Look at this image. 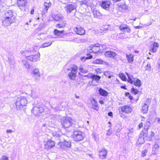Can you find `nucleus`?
Instances as JSON below:
<instances>
[{"instance_id":"obj_1","label":"nucleus","mask_w":160,"mask_h":160,"mask_svg":"<svg viewBox=\"0 0 160 160\" xmlns=\"http://www.w3.org/2000/svg\"><path fill=\"white\" fill-rule=\"evenodd\" d=\"M149 122H146L144 129L142 130L141 133L139 136L138 141L137 142V144H142L143 143L145 140H147L146 137L147 136L148 131L149 127L150 125Z\"/></svg>"},{"instance_id":"obj_2","label":"nucleus","mask_w":160,"mask_h":160,"mask_svg":"<svg viewBox=\"0 0 160 160\" xmlns=\"http://www.w3.org/2000/svg\"><path fill=\"white\" fill-rule=\"evenodd\" d=\"M102 48V45L97 43L90 45L88 48L87 50L89 52H93L98 54L103 51Z\"/></svg>"},{"instance_id":"obj_3","label":"nucleus","mask_w":160,"mask_h":160,"mask_svg":"<svg viewBox=\"0 0 160 160\" xmlns=\"http://www.w3.org/2000/svg\"><path fill=\"white\" fill-rule=\"evenodd\" d=\"M27 103V100L24 96H21L18 97L16 103L17 110H21L23 106L26 105Z\"/></svg>"},{"instance_id":"obj_4","label":"nucleus","mask_w":160,"mask_h":160,"mask_svg":"<svg viewBox=\"0 0 160 160\" xmlns=\"http://www.w3.org/2000/svg\"><path fill=\"white\" fill-rule=\"evenodd\" d=\"M68 72L70 71L68 74V76L70 79H73L76 77L78 71V67L75 64L70 65L67 68Z\"/></svg>"},{"instance_id":"obj_5","label":"nucleus","mask_w":160,"mask_h":160,"mask_svg":"<svg viewBox=\"0 0 160 160\" xmlns=\"http://www.w3.org/2000/svg\"><path fill=\"white\" fill-rule=\"evenodd\" d=\"M62 126L64 128H68L73 124V120L69 117H64L61 120Z\"/></svg>"},{"instance_id":"obj_6","label":"nucleus","mask_w":160,"mask_h":160,"mask_svg":"<svg viewBox=\"0 0 160 160\" xmlns=\"http://www.w3.org/2000/svg\"><path fill=\"white\" fill-rule=\"evenodd\" d=\"M90 78L92 79L91 81H89V84L90 85L92 86H96L101 77L97 75L91 74Z\"/></svg>"},{"instance_id":"obj_7","label":"nucleus","mask_w":160,"mask_h":160,"mask_svg":"<svg viewBox=\"0 0 160 160\" xmlns=\"http://www.w3.org/2000/svg\"><path fill=\"white\" fill-rule=\"evenodd\" d=\"M72 137L74 140L76 142L80 141L83 139L82 133L79 131H74L72 135Z\"/></svg>"},{"instance_id":"obj_8","label":"nucleus","mask_w":160,"mask_h":160,"mask_svg":"<svg viewBox=\"0 0 160 160\" xmlns=\"http://www.w3.org/2000/svg\"><path fill=\"white\" fill-rule=\"evenodd\" d=\"M35 51V48H29L24 50H21L20 51V53L22 56H25L27 58V56L30 55V54H33Z\"/></svg>"},{"instance_id":"obj_9","label":"nucleus","mask_w":160,"mask_h":160,"mask_svg":"<svg viewBox=\"0 0 160 160\" xmlns=\"http://www.w3.org/2000/svg\"><path fill=\"white\" fill-rule=\"evenodd\" d=\"M44 110V108L42 107L35 106L33 107L31 111L35 116H38L40 115V113L43 112Z\"/></svg>"},{"instance_id":"obj_10","label":"nucleus","mask_w":160,"mask_h":160,"mask_svg":"<svg viewBox=\"0 0 160 160\" xmlns=\"http://www.w3.org/2000/svg\"><path fill=\"white\" fill-rule=\"evenodd\" d=\"M58 145L60 148L62 149H66L69 148L71 146V143L70 141H67L64 140L62 142H60L58 143Z\"/></svg>"},{"instance_id":"obj_11","label":"nucleus","mask_w":160,"mask_h":160,"mask_svg":"<svg viewBox=\"0 0 160 160\" xmlns=\"http://www.w3.org/2000/svg\"><path fill=\"white\" fill-rule=\"evenodd\" d=\"M26 58L30 61L35 62L39 60L40 59V54L38 52L37 54L31 55L27 56Z\"/></svg>"},{"instance_id":"obj_12","label":"nucleus","mask_w":160,"mask_h":160,"mask_svg":"<svg viewBox=\"0 0 160 160\" xmlns=\"http://www.w3.org/2000/svg\"><path fill=\"white\" fill-rule=\"evenodd\" d=\"M2 25L4 27H7L9 26L11 23H13L15 21L10 20V18H5L3 17L2 19Z\"/></svg>"},{"instance_id":"obj_13","label":"nucleus","mask_w":160,"mask_h":160,"mask_svg":"<svg viewBox=\"0 0 160 160\" xmlns=\"http://www.w3.org/2000/svg\"><path fill=\"white\" fill-rule=\"evenodd\" d=\"M5 18H9L10 20L15 21V16L12 10H8L6 11L4 14Z\"/></svg>"},{"instance_id":"obj_14","label":"nucleus","mask_w":160,"mask_h":160,"mask_svg":"<svg viewBox=\"0 0 160 160\" xmlns=\"http://www.w3.org/2000/svg\"><path fill=\"white\" fill-rule=\"evenodd\" d=\"M31 75L35 79L38 80L39 79L40 74L39 70L38 68H34L32 71Z\"/></svg>"},{"instance_id":"obj_15","label":"nucleus","mask_w":160,"mask_h":160,"mask_svg":"<svg viewBox=\"0 0 160 160\" xmlns=\"http://www.w3.org/2000/svg\"><path fill=\"white\" fill-rule=\"evenodd\" d=\"M17 4L19 8L22 11L25 10V7L27 3L26 0H17Z\"/></svg>"},{"instance_id":"obj_16","label":"nucleus","mask_w":160,"mask_h":160,"mask_svg":"<svg viewBox=\"0 0 160 160\" xmlns=\"http://www.w3.org/2000/svg\"><path fill=\"white\" fill-rule=\"evenodd\" d=\"M74 4H67L64 7V9L67 13H70L75 8Z\"/></svg>"},{"instance_id":"obj_17","label":"nucleus","mask_w":160,"mask_h":160,"mask_svg":"<svg viewBox=\"0 0 160 160\" xmlns=\"http://www.w3.org/2000/svg\"><path fill=\"white\" fill-rule=\"evenodd\" d=\"M73 31L77 34L80 35H83L85 33V30L82 27H77L73 28Z\"/></svg>"},{"instance_id":"obj_18","label":"nucleus","mask_w":160,"mask_h":160,"mask_svg":"<svg viewBox=\"0 0 160 160\" xmlns=\"http://www.w3.org/2000/svg\"><path fill=\"white\" fill-rule=\"evenodd\" d=\"M110 2L108 1L105 0L102 1L100 3V5L103 9L106 10H108L109 9Z\"/></svg>"},{"instance_id":"obj_19","label":"nucleus","mask_w":160,"mask_h":160,"mask_svg":"<svg viewBox=\"0 0 160 160\" xmlns=\"http://www.w3.org/2000/svg\"><path fill=\"white\" fill-rule=\"evenodd\" d=\"M132 107L128 105H125L121 108V111L122 112H124L126 113H130L132 111Z\"/></svg>"},{"instance_id":"obj_20","label":"nucleus","mask_w":160,"mask_h":160,"mask_svg":"<svg viewBox=\"0 0 160 160\" xmlns=\"http://www.w3.org/2000/svg\"><path fill=\"white\" fill-rule=\"evenodd\" d=\"M54 142L51 140H48L46 143L44 144L45 148L47 149L52 148L55 146Z\"/></svg>"},{"instance_id":"obj_21","label":"nucleus","mask_w":160,"mask_h":160,"mask_svg":"<svg viewBox=\"0 0 160 160\" xmlns=\"http://www.w3.org/2000/svg\"><path fill=\"white\" fill-rule=\"evenodd\" d=\"M99 155L100 158L101 159H104L107 156V152L104 148H102L101 150H99Z\"/></svg>"},{"instance_id":"obj_22","label":"nucleus","mask_w":160,"mask_h":160,"mask_svg":"<svg viewBox=\"0 0 160 160\" xmlns=\"http://www.w3.org/2000/svg\"><path fill=\"white\" fill-rule=\"evenodd\" d=\"M117 55V54L112 51H107L105 52L104 55L106 57L111 58H114Z\"/></svg>"},{"instance_id":"obj_23","label":"nucleus","mask_w":160,"mask_h":160,"mask_svg":"<svg viewBox=\"0 0 160 160\" xmlns=\"http://www.w3.org/2000/svg\"><path fill=\"white\" fill-rule=\"evenodd\" d=\"M119 28L122 32H126L128 33L130 32V29L129 26L126 24L121 25L120 26Z\"/></svg>"},{"instance_id":"obj_24","label":"nucleus","mask_w":160,"mask_h":160,"mask_svg":"<svg viewBox=\"0 0 160 160\" xmlns=\"http://www.w3.org/2000/svg\"><path fill=\"white\" fill-rule=\"evenodd\" d=\"M91 103L92 104V108L98 111V104L97 102L94 98H92L91 100Z\"/></svg>"},{"instance_id":"obj_25","label":"nucleus","mask_w":160,"mask_h":160,"mask_svg":"<svg viewBox=\"0 0 160 160\" xmlns=\"http://www.w3.org/2000/svg\"><path fill=\"white\" fill-rule=\"evenodd\" d=\"M98 91L99 93L102 96L106 97L108 94V93L107 91L102 88H100L98 90Z\"/></svg>"},{"instance_id":"obj_26","label":"nucleus","mask_w":160,"mask_h":160,"mask_svg":"<svg viewBox=\"0 0 160 160\" xmlns=\"http://www.w3.org/2000/svg\"><path fill=\"white\" fill-rule=\"evenodd\" d=\"M92 12L93 13L94 17L95 18H99L100 17L102 16V14L99 11L97 10L96 9H94L93 10Z\"/></svg>"},{"instance_id":"obj_27","label":"nucleus","mask_w":160,"mask_h":160,"mask_svg":"<svg viewBox=\"0 0 160 160\" xmlns=\"http://www.w3.org/2000/svg\"><path fill=\"white\" fill-rule=\"evenodd\" d=\"M126 57L128 62L130 63H132L133 62L134 59L133 55L131 54H127Z\"/></svg>"},{"instance_id":"obj_28","label":"nucleus","mask_w":160,"mask_h":160,"mask_svg":"<svg viewBox=\"0 0 160 160\" xmlns=\"http://www.w3.org/2000/svg\"><path fill=\"white\" fill-rule=\"evenodd\" d=\"M52 17L54 20L56 21H59L62 20L63 18L62 15L61 14L53 15Z\"/></svg>"},{"instance_id":"obj_29","label":"nucleus","mask_w":160,"mask_h":160,"mask_svg":"<svg viewBox=\"0 0 160 160\" xmlns=\"http://www.w3.org/2000/svg\"><path fill=\"white\" fill-rule=\"evenodd\" d=\"M113 73L110 71H106L104 72V75L109 78H111L113 77Z\"/></svg>"},{"instance_id":"obj_30","label":"nucleus","mask_w":160,"mask_h":160,"mask_svg":"<svg viewBox=\"0 0 160 160\" xmlns=\"http://www.w3.org/2000/svg\"><path fill=\"white\" fill-rule=\"evenodd\" d=\"M119 9L121 12H122L128 9V7L126 4L124 3L123 4L119 5Z\"/></svg>"},{"instance_id":"obj_31","label":"nucleus","mask_w":160,"mask_h":160,"mask_svg":"<svg viewBox=\"0 0 160 160\" xmlns=\"http://www.w3.org/2000/svg\"><path fill=\"white\" fill-rule=\"evenodd\" d=\"M82 4L86 5L88 7H92L93 6V3L91 1L88 0H84L82 2Z\"/></svg>"},{"instance_id":"obj_32","label":"nucleus","mask_w":160,"mask_h":160,"mask_svg":"<svg viewBox=\"0 0 160 160\" xmlns=\"http://www.w3.org/2000/svg\"><path fill=\"white\" fill-rule=\"evenodd\" d=\"M148 107L147 104L145 103L142 108V112L144 113H146L148 111Z\"/></svg>"},{"instance_id":"obj_33","label":"nucleus","mask_w":160,"mask_h":160,"mask_svg":"<svg viewBox=\"0 0 160 160\" xmlns=\"http://www.w3.org/2000/svg\"><path fill=\"white\" fill-rule=\"evenodd\" d=\"M64 32V30L59 31L57 29H55L54 30L53 32L55 35L57 36H60L61 35L63 34Z\"/></svg>"},{"instance_id":"obj_34","label":"nucleus","mask_w":160,"mask_h":160,"mask_svg":"<svg viewBox=\"0 0 160 160\" xmlns=\"http://www.w3.org/2000/svg\"><path fill=\"white\" fill-rule=\"evenodd\" d=\"M66 25V22L63 21L62 22H60L58 24H57L56 26L57 28H62L64 27Z\"/></svg>"},{"instance_id":"obj_35","label":"nucleus","mask_w":160,"mask_h":160,"mask_svg":"<svg viewBox=\"0 0 160 160\" xmlns=\"http://www.w3.org/2000/svg\"><path fill=\"white\" fill-rule=\"evenodd\" d=\"M134 85L136 86L140 87L142 85V83L140 80L138 79H137L136 81H133Z\"/></svg>"},{"instance_id":"obj_36","label":"nucleus","mask_w":160,"mask_h":160,"mask_svg":"<svg viewBox=\"0 0 160 160\" xmlns=\"http://www.w3.org/2000/svg\"><path fill=\"white\" fill-rule=\"evenodd\" d=\"M155 135V133L152 132L151 131L150 132V134L149 135H147V136L146 137V138L147 139V141H151L152 140V138L154 136V135Z\"/></svg>"},{"instance_id":"obj_37","label":"nucleus","mask_w":160,"mask_h":160,"mask_svg":"<svg viewBox=\"0 0 160 160\" xmlns=\"http://www.w3.org/2000/svg\"><path fill=\"white\" fill-rule=\"evenodd\" d=\"M30 96L33 98H35L38 97V94L36 91L33 90H31Z\"/></svg>"},{"instance_id":"obj_38","label":"nucleus","mask_w":160,"mask_h":160,"mask_svg":"<svg viewBox=\"0 0 160 160\" xmlns=\"http://www.w3.org/2000/svg\"><path fill=\"white\" fill-rule=\"evenodd\" d=\"M159 148V146L157 144H155L153 146L152 148V153L153 154H156Z\"/></svg>"},{"instance_id":"obj_39","label":"nucleus","mask_w":160,"mask_h":160,"mask_svg":"<svg viewBox=\"0 0 160 160\" xmlns=\"http://www.w3.org/2000/svg\"><path fill=\"white\" fill-rule=\"evenodd\" d=\"M93 63L97 64H103V62H105L102 60L101 58L97 59L94 60L93 61Z\"/></svg>"},{"instance_id":"obj_40","label":"nucleus","mask_w":160,"mask_h":160,"mask_svg":"<svg viewBox=\"0 0 160 160\" xmlns=\"http://www.w3.org/2000/svg\"><path fill=\"white\" fill-rule=\"evenodd\" d=\"M52 43V42H45L40 47L41 48H46L49 46H50Z\"/></svg>"},{"instance_id":"obj_41","label":"nucleus","mask_w":160,"mask_h":160,"mask_svg":"<svg viewBox=\"0 0 160 160\" xmlns=\"http://www.w3.org/2000/svg\"><path fill=\"white\" fill-rule=\"evenodd\" d=\"M133 132V128L128 130V132H127V136L128 138H131L132 137Z\"/></svg>"},{"instance_id":"obj_42","label":"nucleus","mask_w":160,"mask_h":160,"mask_svg":"<svg viewBox=\"0 0 160 160\" xmlns=\"http://www.w3.org/2000/svg\"><path fill=\"white\" fill-rule=\"evenodd\" d=\"M79 70L80 72L82 73H86L88 72V71L86 69H84L82 67H79Z\"/></svg>"},{"instance_id":"obj_43","label":"nucleus","mask_w":160,"mask_h":160,"mask_svg":"<svg viewBox=\"0 0 160 160\" xmlns=\"http://www.w3.org/2000/svg\"><path fill=\"white\" fill-rule=\"evenodd\" d=\"M119 77L123 81H127V78L123 73H121L119 74Z\"/></svg>"},{"instance_id":"obj_44","label":"nucleus","mask_w":160,"mask_h":160,"mask_svg":"<svg viewBox=\"0 0 160 160\" xmlns=\"http://www.w3.org/2000/svg\"><path fill=\"white\" fill-rule=\"evenodd\" d=\"M51 5V4L50 2H49L48 3L45 2L44 5V8L48 10V8H50Z\"/></svg>"},{"instance_id":"obj_45","label":"nucleus","mask_w":160,"mask_h":160,"mask_svg":"<svg viewBox=\"0 0 160 160\" xmlns=\"http://www.w3.org/2000/svg\"><path fill=\"white\" fill-rule=\"evenodd\" d=\"M52 136L55 138H57V139H58L60 138V135L57 132H53L52 133Z\"/></svg>"},{"instance_id":"obj_46","label":"nucleus","mask_w":160,"mask_h":160,"mask_svg":"<svg viewBox=\"0 0 160 160\" xmlns=\"http://www.w3.org/2000/svg\"><path fill=\"white\" fill-rule=\"evenodd\" d=\"M131 92L132 93L136 95L138 93L139 91L136 88L132 87L131 89Z\"/></svg>"},{"instance_id":"obj_47","label":"nucleus","mask_w":160,"mask_h":160,"mask_svg":"<svg viewBox=\"0 0 160 160\" xmlns=\"http://www.w3.org/2000/svg\"><path fill=\"white\" fill-rule=\"evenodd\" d=\"M3 3H0V12H2L5 9V7Z\"/></svg>"},{"instance_id":"obj_48","label":"nucleus","mask_w":160,"mask_h":160,"mask_svg":"<svg viewBox=\"0 0 160 160\" xmlns=\"http://www.w3.org/2000/svg\"><path fill=\"white\" fill-rule=\"evenodd\" d=\"M145 70L150 71L151 70V65L150 63H148L147 65L145 67Z\"/></svg>"},{"instance_id":"obj_49","label":"nucleus","mask_w":160,"mask_h":160,"mask_svg":"<svg viewBox=\"0 0 160 160\" xmlns=\"http://www.w3.org/2000/svg\"><path fill=\"white\" fill-rule=\"evenodd\" d=\"M9 63L10 64H13L14 63V59L13 57H9L8 58Z\"/></svg>"},{"instance_id":"obj_50","label":"nucleus","mask_w":160,"mask_h":160,"mask_svg":"<svg viewBox=\"0 0 160 160\" xmlns=\"http://www.w3.org/2000/svg\"><path fill=\"white\" fill-rule=\"evenodd\" d=\"M148 152L147 149H144L142 152V154L143 157H144L146 155L147 153Z\"/></svg>"},{"instance_id":"obj_51","label":"nucleus","mask_w":160,"mask_h":160,"mask_svg":"<svg viewBox=\"0 0 160 160\" xmlns=\"http://www.w3.org/2000/svg\"><path fill=\"white\" fill-rule=\"evenodd\" d=\"M157 48H158L156 47H154L152 46V47H151V48L150 49V51L151 52H155L157 51Z\"/></svg>"},{"instance_id":"obj_52","label":"nucleus","mask_w":160,"mask_h":160,"mask_svg":"<svg viewBox=\"0 0 160 160\" xmlns=\"http://www.w3.org/2000/svg\"><path fill=\"white\" fill-rule=\"evenodd\" d=\"M61 104H59L57 107H55L52 108L55 111H57L58 110H62V109L60 108V106H61Z\"/></svg>"},{"instance_id":"obj_53","label":"nucleus","mask_w":160,"mask_h":160,"mask_svg":"<svg viewBox=\"0 0 160 160\" xmlns=\"http://www.w3.org/2000/svg\"><path fill=\"white\" fill-rule=\"evenodd\" d=\"M80 77H87L88 78H89V77H90V75H91V74H88L87 75H83L82 74H81L80 73H78Z\"/></svg>"},{"instance_id":"obj_54","label":"nucleus","mask_w":160,"mask_h":160,"mask_svg":"<svg viewBox=\"0 0 160 160\" xmlns=\"http://www.w3.org/2000/svg\"><path fill=\"white\" fill-rule=\"evenodd\" d=\"M112 134V131L111 129V128H109L107 131L106 134L107 136H110Z\"/></svg>"},{"instance_id":"obj_55","label":"nucleus","mask_w":160,"mask_h":160,"mask_svg":"<svg viewBox=\"0 0 160 160\" xmlns=\"http://www.w3.org/2000/svg\"><path fill=\"white\" fill-rule=\"evenodd\" d=\"M87 56L86 57V59H91L92 58V56L89 53L87 54Z\"/></svg>"},{"instance_id":"obj_56","label":"nucleus","mask_w":160,"mask_h":160,"mask_svg":"<svg viewBox=\"0 0 160 160\" xmlns=\"http://www.w3.org/2000/svg\"><path fill=\"white\" fill-rule=\"evenodd\" d=\"M0 160H9L8 158L5 156H2Z\"/></svg>"},{"instance_id":"obj_57","label":"nucleus","mask_w":160,"mask_h":160,"mask_svg":"<svg viewBox=\"0 0 160 160\" xmlns=\"http://www.w3.org/2000/svg\"><path fill=\"white\" fill-rule=\"evenodd\" d=\"M152 46L158 48L159 47V44L158 43L154 42Z\"/></svg>"},{"instance_id":"obj_58","label":"nucleus","mask_w":160,"mask_h":160,"mask_svg":"<svg viewBox=\"0 0 160 160\" xmlns=\"http://www.w3.org/2000/svg\"><path fill=\"white\" fill-rule=\"evenodd\" d=\"M126 74L128 77V78H133V75H130L128 72H126Z\"/></svg>"},{"instance_id":"obj_59","label":"nucleus","mask_w":160,"mask_h":160,"mask_svg":"<svg viewBox=\"0 0 160 160\" xmlns=\"http://www.w3.org/2000/svg\"><path fill=\"white\" fill-rule=\"evenodd\" d=\"M127 81L131 84H132L133 82V81L132 78H128Z\"/></svg>"},{"instance_id":"obj_60","label":"nucleus","mask_w":160,"mask_h":160,"mask_svg":"<svg viewBox=\"0 0 160 160\" xmlns=\"http://www.w3.org/2000/svg\"><path fill=\"white\" fill-rule=\"evenodd\" d=\"M48 9H47L45 8H44V9H43L42 11V14H45L46 13H47L48 12Z\"/></svg>"},{"instance_id":"obj_61","label":"nucleus","mask_w":160,"mask_h":160,"mask_svg":"<svg viewBox=\"0 0 160 160\" xmlns=\"http://www.w3.org/2000/svg\"><path fill=\"white\" fill-rule=\"evenodd\" d=\"M96 71L97 74H99L101 73V69L99 68H98L96 69Z\"/></svg>"},{"instance_id":"obj_62","label":"nucleus","mask_w":160,"mask_h":160,"mask_svg":"<svg viewBox=\"0 0 160 160\" xmlns=\"http://www.w3.org/2000/svg\"><path fill=\"white\" fill-rule=\"evenodd\" d=\"M119 115L122 118L125 117V116L123 114L122 112H121L120 111H119Z\"/></svg>"},{"instance_id":"obj_63","label":"nucleus","mask_w":160,"mask_h":160,"mask_svg":"<svg viewBox=\"0 0 160 160\" xmlns=\"http://www.w3.org/2000/svg\"><path fill=\"white\" fill-rule=\"evenodd\" d=\"M146 104H149L151 102V100L149 98H148L146 100Z\"/></svg>"},{"instance_id":"obj_64","label":"nucleus","mask_w":160,"mask_h":160,"mask_svg":"<svg viewBox=\"0 0 160 160\" xmlns=\"http://www.w3.org/2000/svg\"><path fill=\"white\" fill-rule=\"evenodd\" d=\"M158 65V68L160 70V59H159L157 63Z\"/></svg>"}]
</instances>
